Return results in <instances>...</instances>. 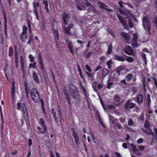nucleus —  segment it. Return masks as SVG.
<instances>
[{
  "instance_id": "f257e3e1",
  "label": "nucleus",
  "mask_w": 157,
  "mask_h": 157,
  "mask_svg": "<svg viewBox=\"0 0 157 157\" xmlns=\"http://www.w3.org/2000/svg\"><path fill=\"white\" fill-rule=\"evenodd\" d=\"M121 14H122L124 18H128V25L127 24V22L125 20L121 17L117 15V17L118 19L120 20L122 24L124 29H128V26L130 28H132L133 27V24L132 22V21L133 20H136L134 16L128 10L125 9L124 10L120 9L119 10Z\"/></svg>"
},
{
  "instance_id": "f03ea898",
  "label": "nucleus",
  "mask_w": 157,
  "mask_h": 157,
  "mask_svg": "<svg viewBox=\"0 0 157 157\" xmlns=\"http://www.w3.org/2000/svg\"><path fill=\"white\" fill-rule=\"evenodd\" d=\"M17 109L18 110H21L23 113V117L25 121H27L29 119V117L28 115L27 109L24 103V101H22L20 102H18L17 103Z\"/></svg>"
},
{
  "instance_id": "7ed1b4c3",
  "label": "nucleus",
  "mask_w": 157,
  "mask_h": 157,
  "mask_svg": "<svg viewBox=\"0 0 157 157\" xmlns=\"http://www.w3.org/2000/svg\"><path fill=\"white\" fill-rule=\"evenodd\" d=\"M69 91L73 98L78 97L79 93L76 87L73 84H71L69 86Z\"/></svg>"
},
{
  "instance_id": "20e7f679",
  "label": "nucleus",
  "mask_w": 157,
  "mask_h": 157,
  "mask_svg": "<svg viewBox=\"0 0 157 157\" xmlns=\"http://www.w3.org/2000/svg\"><path fill=\"white\" fill-rule=\"evenodd\" d=\"M144 126L145 128V129H144L143 128H142L141 129L142 131L146 134H151L152 136H154V134H153V132L152 130L150 128V124L147 121L145 122Z\"/></svg>"
},
{
  "instance_id": "39448f33",
  "label": "nucleus",
  "mask_w": 157,
  "mask_h": 157,
  "mask_svg": "<svg viewBox=\"0 0 157 157\" xmlns=\"http://www.w3.org/2000/svg\"><path fill=\"white\" fill-rule=\"evenodd\" d=\"M143 25L145 29H147L149 33L151 28L150 24L146 17H144L143 19Z\"/></svg>"
},
{
  "instance_id": "423d86ee",
  "label": "nucleus",
  "mask_w": 157,
  "mask_h": 157,
  "mask_svg": "<svg viewBox=\"0 0 157 157\" xmlns=\"http://www.w3.org/2000/svg\"><path fill=\"white\" fill-rule=\"evenodd\" d=\"M138 36L137 33L133 34V37L132 39L131 44L134 48H137L138 46L137 43V37Z\"/></svg>"
},
{
  "instance_id": "0eeeda50",
  "label": "nucleus",
  "mask_w": 157,
  "mask_h": 157,
  "mask_svg": "<svg viewBox=\"0 0 157 157\" xmlns=\"http://www.w3.org/2000/svg\"><path fill=\"white\" fill-rule=\"evenodd\" d=\"M73 136L75 138V143L77 147H78L80 144L79 136L78 133L75 131L73 132Z\"/></svg>"
},
{
  "instance_id": "6e6552de",
  "label": "nucleus",
  "mask_w": 157,
  "mask_h": 157,
  "mask_svg": "<svg viewBox=\"0 0 157 157\" xmlns=\"http://www.w3.org/2000/svg\"><path fill=\"white\" fill-rule=\"evenodd\" d=\"M124 52L126 54L130 55H133L134 53L131 47L126 45L125 47L124 48Z\"/></svg>"
},
{
  "instance_id": "1a4fd4ad",
  "label": "nucleus",
  "mask_w": 157,
  "mask_h": 157,
  "mask_svg": "<svg viewBox=\"0 0 157 157\" xmlns=\"http://www.w3.org/2000/svg\"><path fill=\"white\" fill-rule=\"evenodd\" d=\"M135 104L130 101H127L125 105V108L126 110H129L135 106Z\"/></svg>"
},
{
  "instance_id": "9d476101",
  "label": "nucleus",
  "mask_w": 157,
  "mask_h": 157,
  "mask_svg": "<svg viewBox=\"0 0 157 157\" xmlns=\"http://www.w3.org/2000/svg\"><path fill=\"white\" fill-rule=\"evenodd\" d=\"M31 98H35L39 97V95L37 90L36 89H33L31 90Z\"/></svg>"
},
{
  "instance_id": "9b49d317",
  "label": "nucleus",
  "mask_w": 157,
  "mask_h": 157,
  "mask_svg": "<svg viewBox=\"0 0 157 157\" xmlns=\"http://www.w3.org/2000/svg\"><path fill=\"white\" fill-rule=\"evenodd\" d=\"M38 61L40 64V67L42 70L43 71H44V68L43 66V60L42 58L41 55L39 54L38 56Z\"/></svg>"
},
{
  "instance_id": "f8f14e48",
  "label": "nucleus",
  "mask_w": 157,
  "mask_h": 157,
  "mask_svg": "<svg viewBox=\"0 0 157 157\" xmlns=\"http://www.w3.org/2000/svg\"><path fill=\"white\" fill-rule=\"evenodd\" d=\"M121 35L126 40V42L129 44V40L130 39V35L128 33L125 32H121Z\"/></svg>"
},
{
  "instance_id": "ddd939ff",
  "label": "nucleus",
  "mask_w": 157,
  "mask_h": 157,
  "mask_svg": "<svg viewBox=\"0 0 157 157\" xmlns=\"http://www.w3.org/2000/svg\"><path fill=\"white\" fill-rule=\"evenodd\" d=\"M15 92V84L14 82H13L11 89V97L12 98H14Z\"/></svg>"
},
{
  "instance_id": "4468645a",
  "label": "nucleus",
  "mask_w": 157,
  "mask_h": 157,
  "mask_svg": "<svg viewBox=\"0 0 157 157\" xmlns=\"http://www.w3.org/2000/svg\"><path fill=\"white\" fill-rule=\"evenodd\" d=\"M43 127V129H42V128L40 127V126H38L36 127V129L37 130V132L38 133H44L47 130L46 127Z\"/></svg>"
},
{
  "instance_id": "2eb2a0df",
  "label": "nucleus",
  "mask_w": 157,
  "mask_h": 157,
  "mask_svg": "<svg viewBox=\"0 0 157 157\" xmlns=\"http://www.w3.org/2000/svg\"><path fill=\"white\" fill-rule=\"evenodd\" d=\"M57 44H58L60 40L59 36L58 33V31L57 30H55L54 31V33L53 34Z\"/></svg>"
},
{
  "instance_id": "dca6fc26",
  "label": "nucleus",
  "mask_w": 157,
  "mask_h": 157,
  "mask_svg": "<svg viewBox=\"0 0 157 157\" xmlns=\"http://www.w3.org/2000/svg\"><path fill=\"white\" fill-rule=\"evenodd\" d=\"M62 17L64 22L66 25H67V23L66 19L69 17L68 14L64 13L63 14Z\"/></svg>"
},
{
  "instance_id": "f3484780",
  "label": "nucleus",
  "mask_w": 157,
  "mask_h": 157,
  "mask_svg": "<svg viewBox=\"0 0 157 157\" xmlns=\"http://www.w3.org/2000/svg\"><path fill=\"white\" fill-rule=\"evenodd\" d=\"M67 43L68 46V48L72 54H74L73 45L72 43L70 41H67Z\"/></svg>"
},
{
  "instance_id": "a211bd4d",
  "label": "nucleus",
  "mask_w": 157,
  "mask_h": 157,
  "mask_svg": "<svg viewBox=\"0 0 157 157\" xmlns=\"http://www.w3.org/2000/svg\"><path fill=\"white\" fill-rule=\"evenodd\" d=\"M73 25L71 24H70L68 26L67 28H64V30L65 33L68 34L70 33V29L72 27Z\"/></svg>"
},
{
  "instance_id": "6ab92c4d",
  "label": "nucleus",
  "mask_w": 157,
  "mask_h": 157,
  "mask_svg": "<svg viewBox=\"0 0 157 157\" xmlns=\"http://www.w3.org/2000/svg\"><path fill=\"white\" fill-rule=\"evenodd\" d=\"M113 124H114L115 125L117 126V128L119 129H120L121 128V124L118 123V120L117 119H115V120L113 121L112 123Z\"/></svg>"
},
{
  "instance_id": "aec40b11",
  "label": "nucleus",
  "mask_w": 157,
  "mask_h": 157,
  "mask_svg": "<svg viewBox=\"0 0 157 157\" xmlns=\"http://www.w3.org/2000/svg\"><path fill=\"white\" fill-rule=\"evenodd\" d=\"M113 81H112L110 77L109 76V79L107 81V88L109 89H110L112 86L113 84V82H112Z\"/></svg>"
},
{
  "instance_id": "412c9836",
  "label": "nucleus",
  "mask_w": 157,
  "mask_h": 157,
  "mask_svg": "<svg viewBox=\"0 0 157 157\" xmlns=\"http://www.w3.org/2000/svg\"><path fill=\"white\" fill-rule=\"evenodd\" d=\"M98 3L99 4L100 7L101 9H105L109 11H111V10L107 8V7L105 4H102L101 2H98Z\"/></svg>"
},
{
  "instance_id": "4be33fe9",
  "label": "nucleus",
  "mask_w": 157,
  "mask_h": 157,
  "mask_svg": "<svg viewBox=\"0 0 157 157\" xmlns=\"http://www.w3.org/2000/svg\"><path fill=\"white\" fill-rule=\"evenodd\" d=\"M80 86L81 89L82 91L84 94L85 95L86 98H87L88 97V96L89 95V94L87 93L86 90L85 89L83 86L82 84H81Z\"/></svg>"
},
{
  "instance_id": "5701e85b",
  "label": "nucleus",
  "mask_w": 157,
  "mask_h": 157,
  "mask_svg": "<svg viewBox=\"0 0 157 157\" xmlns=\"http://www.w3.org/2000/svg\"><path fill=\"white\" fill-rule=\"evenodd\" d=\"M108 72L109 71L107 69L105 68L103 69L101 73L102 77H104L108 75Z\"/></svg>"
},
{
  "instance_id": "b1692460",
  "label": "nucleus",
  "mask_w": 157,
  "mask_h": 157,
  "mask_svg": "<svg viewBox=\"0 0 157 157\" xmlns=\"http://www.w3.org/2000/svg\"><path fill=\"white\" fill-rule=\"evenodd\" d=\"M33 79L37 83L39 82V79H38V76L36 73V72H34L33 73Z\"/></svg>"
},
{
  "instance_id": "393cba45",
  "label": "nucleus",
  "mask_w": 157,
  "mask_h": 157,
  "mask_svg": "<svg viewBox=\"0 0 157 157\" xmlns=\"http://www.w3.org/2000/svg\"><path fill=\"white\" fill-rule=\"evenodd\" d=\"M119 74L116 71L114 73L113 77L111 79L112 81H114L117 78L119 75Z\"/></svg>"
},
{
  "instance_id": "a878e982",
  "label": "nucleus",
  "mask_w": 157,
  "mask_h": 157,
  "mask_svg": "<svg viewBox=\"0 0 157 157\" xmlns=\"http://www.w3.org/2000/svg\"><path fill=\"white\" fill-rule=\"evenodd\" d=\"M33 10L34 11V13L36 15V18L38 20H39V19L38 17V13L37 11V8H36V7H33Z\"/></svg>"
},
{
  "instance_id": "bb28decb",
  "label": "nucleus",
  "mask_w": 157,
  "mask_h": 157,
  "mask_svg": "<svg viewBox=\"0 0 157 157\" xmlns=\"http://www.w3.org/2000/svg\"><path fill=\"white\" fill-rule=\"evenodd\" d=\"M43 3L45 5V8L46 9L47 12H48L49 10L48 7V5L47 0H44L43 2Z\"/></svg>"
},
{
  "instance_id": "cd10ccee",
  "label": "nucleus",
  "mask_w": 157,
  "mask_h": 157,
  "mask_svg": "<svg viewBox=\"0 0 157 157\" xmlns=\"http://www.w3.org/2000/svg\"><path fill=\"white\" fill-rule=\"evenodd\" d=\"M114 59H115L121 61H124L125 60V59L123 57L118 56H115Z\"/></svg>"
},
{
  "instance_id": "c85d7f7f",
  "label": "nucleus",
  "mask_w": 157,
  "mask_h": 157,
  "mask_svg": "<svg viewBox=\"0 0 157 157\" xmlns=\"http://www.w3.org/2000/svg\"><path fill=\"white\" fill-rule=\"evenodd\" d=\"M36 62H33V63H31L29 64V68H35L36 67Z\"/></svg>"
},
{
  "instance_id": "c756f323",
  "label": "nucleus",
  "mask_w": 157,
  "mask_h": 157,
  "mask_svg": "<svg viewBox=\"0 0 157 157\" xmlns=\"http://www.w3.org/2000/svg\"><path fill=\"white\" fill-rule=\"evenodd\" d=\"M39 124L42 127H46L44 120L42 118H41L39 119Z\"/></svg>"
},
{
  "instance_id": "7c9ffc66",
  "label": "nucleus",
  "mask_w": 157,
  "mask_h": 157,
  "mask_svg": "<svg viewBox=\"0 0 157 157\" xmlns=\"http://www.w3.org/2000/svg\"><path fill=\"white\" fill-rule=\"evenodd\" d=\"M125 118H120L119 120L120 121L123 123L125 127L126 128L127 126L126 125V122L125 121Z\"/></svg>"
},
{
  "instance_id": "2f4dec72",
  "label": "nucleus",
  "mask_w": 157,
  "mask_h": 157,
  "mask_svg": "<svg viewBox=\"0 0 157 157\" xmlns=\"http://www.w3.org/2000/svg\"><path fill=\"white\" fill-rule=\"evenodd\" d=\"M124 68L123 66H120L117 68L116 69V71L120 74L121 71L124 70Z\"/></svg>"
},
{
  "instance_id": "473e14b6",
  "label": "nucleus",
  "mask_w": 157,
  "mask_h": 157,
  "mask_svg": "<svg viewBox=\"0 0 157 157\" xmlns=\"http://www.w3.org/2000/svg\"><path fill=\"white\" fill-rule=\"evenodd\" d=\"M29 58L30 62L33 63L34 61V57L31 54H30L29 56Z\"/></svg>"
},
{
  "instance_id": "72a5a7b5",
  "label": "nucleus",
  "mask_w": 157,
  "mask_h": 157,
  "mask_svg": "<svg viewBox=\"0 0 157 157\" xmlns=\"http://www.w3.org/2000/svg\"><path fill=\"white\" fill-rule=\"evenodd\" d=\"M25 62V61L24 60L23 57L22 56H21L20 58V63L21 66L26 65Z\"/></svg>"
},
{
  "instance_id": "f704fd0d",
  "label": "nucleus",
  "mask_w": 157,
  "mask_h": 157,
  "mask_svg": "<svg viewBox=\"0 0 157 157\" xmlns=\"http://www.w3.org/2000/svg\"><path fill=\"white\" fill-rule=\"evenodd\" d=\"M112 52V45L110 44L108 48V50L107 51V53L108 54H110Z\"/></svg>"
},
{
  "instance_id": "c9c22d12",
  "label": "nucleus",
  "mask_w": 157,
  "mask_h": 157,
  "mask_svg": "<svg viewBox=\"0 0 157 157\" xmlns=\"http://www.w3.org/2000/svg\"><path fill=\"white\" fill-rule=\"evenodd\" d=\"M132 74H128L126 77V79L128 81L130 80L132 78Z\"/></svg>"
},
{
  "instance_id": "e433bc0d",
  "label": "nucleus",
  "mask_w": 157,
  "mask_h": 157,
  "mask_svg": "<svg viewBox=\"0 0 157 157\" xmlns=\"http://www.w3.org/2000/svg\"><path fill=\"white\" fill-rule=\"evenodd\" d=\"M26 67V65L21 66V70L24 74L25 73Z\"/></svg>"
},
{
  "instance_id": "4c0bfd02",
  "label": "nucleus",
  "mask_w": 157,
  "mask_h": 157,
  "mask_svg": "<svg viewBox=\"0 0 157 157\" xmlns=\"http://www.w3.org/2000/svg\"><path fill=\"white\" fill-rule=\"evenodd\" d=\"M27 39V35L25 34H22L21 36V40L23 42H24Z\"/></svg>"
},
{
  "instance_id": "58836bf2",
  "label": "nucleus",
  "mask_w": 157,
  "mask_h": 157,
  "mask_svg": "<svg viewBox=\"0 0 157 157\" xmlns=\"http://www.w3.org/2000/svg\"><path fill=\"white\" fill-rule=\"evenodd\" d=\"M27 29V28L26 26H24L23 27V32L22 34H25L26 33V31Z\"/></svg>"
},
{
  "instance_id": "ea45409f",
  "label": "nucleus",
  "mask_w": 157,
  "mask_h": 157,
  "mask_svg": "<svg viewBox=\"0 0 157 157\" xmlns=\"http://www.w3.org/2000/svg\"><path fill=\"white\" fill-rule=\"evenodd\" d=\"M40 101H41V105H42V109L43 111L44 112V114H45L46 112H45V111L44 110V109L43 101L42 99H40Z\"/></svg>"
},
{
  "instance_id": "a19ab883",
  "label": "nucleus",
  "mask_w": 157,
  "mask_h": 157,
  "mask_svg": "<svg viewBox=\"0 0 157 157\" xmlns=\"http://www.w3.org/2000/svg\"><path fill=\"white\" fill-rule=\"evenodd\" d=\"M126 59L127 61L130 62H132L133 61V58L130 57H127L126 58Z\"/></svg>"
},
{
  "instance_id": "79ce46f5",
  "label": "nucleus",
  "mask_w": 157,
  "mask_h": 157,
  "mask_svg": "<svg viewBox=\"0 0 157 157\" xmlns=\"http://www.w3.org/2000/svg\"><path fill=\"white\" fill-rule=\"evenodd\" d=\"M13 53V49L12 48L10 47L9 48V55L10 56H11Z\"/></svg>"
},
{
  "instance_id": "37998d69",
  "label": "nucleus",
  "mask_w": 157,
  "mask_h": 157,
  "mask_svg": "<svg viewBox=\"0 0 157 157\" xmlns=\"http://www.w3.org/2000/svg\"><path fill=\"white\" fill-rule=\"evenodd\" d=\"M92 86L93 88L95 90H97L98 84L97 82H95L92 83Z\"/></svg>"
},
{
  "instance_id": "c03bdc74",
  "label": "nucleus",
  "mask_w": 157,
  "mask_h": 157,
  "mask_svg": "<svg viewBox=\"0 0 157 157\" xmlns=\"http://www.w3.org/2000/svg\"><path fill=\"white\" fill-rule=\"evenodd\" d=\"M128 124L130 126H132L133 125L134 123L132 119H130L128 122Z\"/></svg>"
},
{
  "instance_id": "a18cd8bd",
  "label": "nucleus",
  "mask_w": 157,
  "mask_h": 157,
  "mask_svg": "<svg viewBox=\"0 0 157 157\" xmlns=\"http://www.w3.org/2000/svg\"><path fill=\"white\" fill-rule=\"evenodd\" d=\"M132 151L134 152L138 151V150L135 146L132 145Z\"/></svg>"
},
{
  "instance_id": "49530a36",
  "label": "nucleus",
  "mask_w": 157,
  "mask_h": 157,
  "mask_svg": "<svg viewBox=\"0 0 157 157\" xmlns=\"http://www.w3.org/2000/svg\"><path fill=\"white\" fill-rule=\"evenodd\" d=\"M109 119L110 121L112 123L113 121L115 119H114V118L113 117H112L111 115L109 114Z\"/></svg>"
},
{
  "instance_id": "de8ad7c7",
  "label": "nucleus",
  "mask_w": 157,
  "mask_h": 157,
  "mask_svg": "<svg viewBox=\"0 0 157 157\" xmlns=\"http://www.w3.org/2000/svg\"><path fill=\"white\" fill-rule=\"evenodd\" d=\"M152 79L153 80V81L155 84V87L157 89V80L154 78H152Z\"/></svg>"
},
{
  "instance_id": "09e8293b",
  "label": "nucleus",
  "mask_w": 157,
  "mask_h": 157,
  "mask_svg": "<svg viewBox=\"0 0 157 157\" xmlns=\"http://www.w3.org/2000/svg\"><path fill=\"white\" fill-rule=\"evenodd\" d=\"M1 119H2V128H3L4 120H3V114H2V111L1 109Z\"/></svg>"
},
{
  "instance_id": "8fccbe9b",
  "label": "nucleus",
  "mask_w": 157,
  "mask_h": 157,
  "mask_svg": "<svg viewBox=\"0 0 157 157\" xmlns=\"http://www.w3.org/2000/svg\"><path fill=\"white\" fill-rule=\"evenodd\" d=\"M39 6V4L38 2L36 3L35 2H34L33 3V7H36L37 8V7Z\"/></svg>"
},
{
  "instance_id": "3c124183",
  "label": "nucleus",
  "mask_w": 157,
  "mask_h": 157,
  "mask_svg": "<svg viewBox=\"0 0 157 157\" xmlns=\"http://www.w3.org/2000/svg\"><path fill=\"white\" fill-rule=\"evenodd\" d=\"M85 67L87 70L90 72H91V69L90 67L87 65H85Z\"/></svg>"
},
{
  "instance_id": "603ef678",
  "label": "nucleus",
  "mask_w": 157,
  "mask_h": 157,
  "mask_svg": "<svg viewBox=\"0 0 157 157\" xmlns=\"http://www.w3.org/2000/svg\"><path fill=\"white\" fill-rule=\"evenodd\" d=\"M52 114L53 115V117H55V116H56V113L53 108L52 109Z\"/></svg>"
},
{
  "instance_id": "864d4df0",
  "label": "nucleus",
  "mask_w": 157,
  "mask_h": 157,
  "mask_svg": "<svg viewBox=\"0 0 157 157\" xmlns=\"http://www.w3.org/2000/svg\"><path fill=\"white\" fill-rule=\"evenodd\" d=\"M143 141V139L142 138H140L138 140L137 142L138 144H140L142 143Z\"/></svg>"
},
{
  "instance_id": "5fc2aeb1",
  "label": "nucleus",
  "mask_w": 157,
  "mask_h": 157,
  "mask_svg": "<svg viewBox=\"0 0 157 157\" xmlns=\"http://www.w3.org/2000/svg\"><path fill=\"white\" fill-rule=\"evenodd\" d=\"M100 99V101L101 103V104L102 106V107H103V108H104V109H105V107L104 105V104H103V101L102 100V99Z\"/></svg>"
},
{
  "instance_id": "6e6d98bb",
  "label": "nucleus",
  "mask_w": 157,
  "mask_h": 157,
  "mask_svg": "<svg viewBox=\"0 0 157 157\" xmlns=\"http://www.w3.org/2000/svg\"><path fill=\"white\" fill-rule=\"evenodd\" d=\"M102 87V86L101 84H98L97 86V89L100 90Z\"/></svg>"
},
{
  "instance_id": "4d7b16f0",
  "label": "nucleus",
  "mask_w": 157,
  "mask_h": 157,
  "mask_svg": "<svg viewBox=\"0 0 157 157\" xmlns=\"http://www.w3.org/2000/svg\"><path fill=\"white\" fill-rule=\"evenodd\" d=\"M118 3L121 7H123V4H126V3H124L122 1L119 2Z\"/></svg>"
},
{
  "instance_id": "13d9d810",
  "label": "nucleus",
  "mask_w": 157,
  "mask_h": 157,
  "mask_svg": "<svg viewBox=\"0 0 157 157\" xmlns=\"http://www.w3.org/2000/svg\"><path fill=\"white\" fill-rule=\"evenodd\" d=\"M101 67L100 66H98L97 67L95 70V71H96L98 70H99L100 68H101Z\"/></svg>"
},
{
  "instance_id": "bf43d9fd",
  "label": "nucleus",
  "mask_w": 157,
  "mask_h": 157,
  "mask_svg": "<svg viewBox=\"0 0 157 157\" xmlns=\"http://www.w3.org/2000/svg\"><path fill=\"white\" fill-rule=\"evenodd\" d=\"M112 62L111 60L107 61V62L106 63V65H109L110 64H112Z\"/></svg>"
},
{
  "instance_id": "052dcab7",
  "label": "nucleus",
  "mask_w": 157,
  "mask_h": 157,
  "mask_svg": "<svg viewBox=\"0 0 157 157\" xmlns=\"http://www.w3.org/2000/svg\"><path fill=\"white\" fill-rule=\"evenodd\" d=\"M86 73L87 75L89 77V78H90L91 75L92 74L91 73H89L87 71H86Z\"/></svg>"
},
{
  "instance_id": "680f3d73",
  "label": "nucleus",
  "mask_w": 157,
  "mask_h": 157,
  "mask_svg": "<svg viewBox=\"0 0 157 157\" xmlns=\"http://www.w3.org/2000/svg\"><path fill=\"white\" fill-rule=\"evenodd\" d=\"M105 59V57L104 56H102L101 57V58H100V60L101 61H104Z\"/></svg>"
},
{
  "instance_id": "e2e57ef3",
  "label": "nucleus",
  "mask_w": 157,
  "mask_h": 157,
  "mask_svg": "<svg viewBox=\"0 0 157 157\" xmlns=\"http://www.w3.org/2000/svg\"><path fill=\"white\" fill-rule=\"evenodd\" d=\"M137 147L139 148V149L141 151L144 148V146H137Z\"/></svg>"
},
{
  "instance_id": "0e129e2a",
  "label": "nucleus",
  "mask_w": 157,
  "mask_h": 157,
  "mask_svg": "<svg viewBox=\"0 0 157 157\" xmlns=\"http://www.w3.org/2000/svg\"><path fill=\"white\" fill-rule=\"evenodd\" d=\"M115 154H116V156L117 157H121V155L119 153L117 152H115Z\"/></svg>"
},
{
  "instance_id": "69168bd1",
  "label": "nucleus",
  "mask_w": 157,
  "mask_h": 157,
  "mask_svg": "<svg viewBox=\"0 0 157 157\" xmlns=\"http://www.w3.org/2000/svg\"><path fill=\"white\" fill-rule=\"evenodd\" d=\"M122 146L124 148H127V144L126 143H123Z\"/></svg>"
},
{
  "instance_id": "338daca9",
  "label": "nucleus",
  "mask_w": 157,
  "mask_h": 157,
  "mask_svg": "<svg viewBox=\"0 0 157 157\" xmlns=\"http://www.w3.org/2000/svg\"><path fill=\"white\" fill-rule=\"evenodd\" d=\"M29 147H31V145L32 144V140L31 139H29Z\"/></svg>"
},
{
  "instance_id": "774afa93",
  "label": "nucleus",
  "mask_w": 157,
  "mask_h": 157,
  "mask_svg": "<svg viewBox=\"0 0 157 157\" xmlns=\"http://www.w3.org/2000/svg\"><path fill=\"white\" fill-rule=\"evenodd\" d=\"M155 139L157 140V130L155 129Z\"/></svg>"
}]
</instances>
